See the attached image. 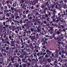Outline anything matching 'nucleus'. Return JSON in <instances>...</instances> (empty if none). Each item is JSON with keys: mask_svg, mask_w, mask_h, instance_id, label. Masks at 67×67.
Returning <instances> with one entry per match:
<instances>
[{"mask_svg": "<svg viewBox=\"0 0 67 67\" xmlns=\"http://www.w3.org/2000/svg\"><path fill=\"white\" fill-rule=\"evenodd\" d=\"M6 15L7 16H8V17H9V16H10V14H9V13H8Z\"/></svg>", "mask_w": 67, "mask_h": 67, "instance_id": "nucleus-45", "label": "nucleus"}, {"mask_svg": "<svg viewBox=\"0 0 67 67\" xmlns=\"http://www.w3.org/2000/svg\"><path fill=\"white\" fill-rule=\"evenodd\" d=\"M37 32H40L41 30L40 28H37Z\"/></svg>", "mask_w": 67, "mask_h": 67, "instance_id": "nucleus-37", "label": "nucleus"}, {"mask_svg": "<svg viewBox=\"0 0 67 67\" xmlns=\"http://www.w3.org/2000/svg\"><path fill=\"white\" fill-rule=\"evenodd\" d=\"M14 65V67H19L20 64L19 63H17L16 62Z\"/></svg>", "mask_w": 67, "mask_h": 67, "instance_id": "nucleus-7", "label": "nucleus"}, {"mask_svg": "<svg viewBox=\"0 0 67 67\" xmlns=\"http://www.w3.org/2000/svg\"><path fill=\"white\" fill-rule=\"evenodd\" d=\"M53 16L51 17V18H52V19L55 18V16H56V15L55 14H53Z\"/></svg>", "mask_w": 67, "mask_h": 67, "instance_id": "nucleus-29", "label": "nucleus"}, {"mask_svg": "<svg viewBox=\"0 0 67 67\" xmlns=\"http://www.w3.org/2000/svg\"><path fill=\"white\" fill-rule=\"evenodd\" d=\"M7 54H6V53H4L3 54V56H4V57H6V55Z\"/></svg>", "mask_w": 67, "mask_h": 67, "instance_id": "nucleus-57", "label": "nucleus"}, {"mask_svg": "<svg viewBox=\"0 0 67 67\" xmlns=\"http://www.w3.org/2000/svg\"><path fill=\"white\" fill-rule=\"evenodd\" d=\"M45 16L46 18H48V15L47 14H45Z\"/></svg>", "mask_w": 67, "mask_h": 67, "instance_id": "nucleus-39", "label": "nucleus"}, {"mask_svg": "<svg viewBox=\"0 0 67 67\" xmlns=\"http://www.w3.org/2000/svg\"><path fill=\"white\" fill-rule=\"evenodd\" d=\"M44 24H47V21L45 20H44Z\"/></svg>", "mask_w": 67, "mask_h": 67, "instance_id": "nucleus-63", "label": "nucleus"}, {"mask_svg": "<svg viewBox=\"0 0 67 67\" xmlns=\"http://www.w3.org/2000/svg\"><path fill=\"white\" fill-rule=\"evenodd\" d=\"M58 47L59 50H60V49H61V46H60V45L58 46Z\"/></svg>", "mask_w": 67, "mask_h": 67, "instance_id": "nucleus-43", "label": "nucleus"}, {"mask_svg": "<svg viewBox=\"0 0 67 67\" xmlns=\"http://www.w3.org/2000/svg\"><path fill=\"white\" fill-rule=\"evenodd\" d=\"M57 29H55L54 34L55 35H57V34L58 35H59L60 34V32L59 31H57Z\"/></svg>", "mask_w": 67, "mask_h": 67, "instance_id": "nucleus-1", "label": "nucleus"}, {"mask_svg": "<svg viewBox=\"0 0 67 67\" xmlns=\"http://www.w3.org/2000/svg\"><path fill=\"white\" fill-rule=\"evenodd\" d=\"M21 41L22 43L21 45H25V42H24L23 43V41L22 40V38L21 39Z\"/></svg>", "mask_w": 67, "mask_h": 67, "instance_id": "nucleus-12", "label": "nucleus"}, {"mask_svg": "<svg viewBox=\"0 0 67 67\" xmlns=\"http://www.w3.org/2000/svg\"><path fill=\"white\" fill-rule=\"evenodd\" d=\"M34 57H35L36 58L37 57V55H36V52H35L33 54Z\"/></svg>", "mask_w": 67, "mask_h": 67, "instance_id": "nucleus-28", "label": "nucleus"}, {"mask_svg": "<svg viewBox=\"0 0 67 67\" xmlns=\"http://www.w3.org/2000/svg\"><path fill=\"white\" fill-rule=\"evenodd\" d=\"M19 50V49H17L15 50V53H18V51Z\"/></svg>", "mask_w": 67, "mask_h": 67, "instance_id": "nucleus-41", "label": "nucleus"}, {"mask_svg": "<svg viewBox=\"0 0 67 67\" xmlns=\"http://www.w3.org/2000/svg\"><path fill=\"white\" fill-rule=\"evenodd\" d=\"M59 31L60 32H60H62V31H63L61 29H59Z\"/></svg>", "mask_w": 67, "mask_h": 67, "instance_id": "nucleus-51", "label": "nucleus"}, {"mask_svg": "<svg viewBox=\"0 0 67 67\" xmlns=\"http://www.w3.org/2000/svg\"><path fill=\"white\" fill-rule=\"evenodd\" d=\"M48 16H49L51 15V12H48Z\"/></svg>", "mask_w": 67, "mask_h": 67, "instance_id": "nucleus-55", "label": "nucleus"}, {"mask_svg": "<svg viewBox=\"0 0 67 67\" xmlns=\"http://www.w3.org/2000/svg\"><path fill=\"white\" fill-rule=\"evenodd\" d=\"M33 17H34V18H33L32 19H31L33 21H32V22H35V18H36V17H35V16L34 15H33Z\"/></svg>", "mask_w": 67, "mask_h": 67, "instance_id": "nucleus-17", "label": "nucleus"}, {"mask_svg": "<svg viewBox=\"0 0 67 67\" xmlns=\"http://www.w3.org/2000/svg\"><path fill=\"white\" fill-rule=\"evenodd\" d=\"M54 54L55 55V57L56 58H59V57H58V53L57 51H56L54 52Z\"/></svg>", "mask_w": 67, "mask_h": 67, "instance_id": "nucleus-3", "label": "nucleus"}, {"mask_svg": "<svg viewBox=\"0 0 67 67\" xmlns=\"http://www.w3.org/2000/svg\"><path fill=\"white\" fill-rule=\"evenodd\" d=\"M30 38H31V40H35L36 39V38L35 36H31L30 35L29 36Z\"/></svg>", "mask_w": 67, "mask_h": 67, "instance_id": "nucleus-6", "label": "nucleus"}, {"mask_svg": "<svg viewBox=\"0 0 67 67\" xmlns=\"http://www.w3.org/2000/svg\"><path fill=\"white\" fill-rule=\"evenodd\" d=\"M61 39V36H59V37H57V40H58V41H62V40Z\"/></svg>", "mask_w": 67, "mask_h": 67, "instance_id": "nucleus-14", "label": "nucleus"}, {"mask_svg": "<svg viewBox=\"0 0 67 67\" xmlns=\"http://www.w3.org/2000/svg\"><path fill=\"white\" fill-rule=\"evenodd\" d=\"M12 31L13 32L16 29V27L14 26H13L12 27Z\"/></svg>", "mask_w": 67, "mask_h": 67, "instance_id": "nucleus-19", "label": "nucleus"}, {"mask_svg": "<svg viewBox=\"0 0 67 67\" xmlns=\"http://www.w3.org/2000/svg\"><path fill=\"white\" fill-rule=\"evenodd\" d=\"M61 21V22H63V23H65V21L64 19H62V20H60Z\"/></svg>", "mask_w": 67, "mask_h": 67, "instance_id": "nucleus-38", "label": "nucleus"}, {"mask_svg": "<svg viewBox=\"0 0 67 67\" xmlns=\"http://www.w3.org/2000/svg\"><path fill=\"white\" fill-rule=\"evenodd\" d=\"M11 60L12 61H14V57H13V58H11Z\"/></svg>", "mask_w": 67, "mask_h": 67, "instance_id": "nucleus-35", "label": "nucleus"}, {"mask_svg": "<svg viewBox=\"0 0 67 67\" xmlns=\"http://www.w3.org/2000/svg\"><path fill=\"white\" fill-rule=\"evenodd\" d=\"M28 0H25V3H28Z\"/></svg>", "mask_w": 67, "mask_h": 67, "instance_id": "nucleus-56", "label": "nucleus"}, {"mask_svg": "<svg viewBox=\"0 0 67 67\" xmlns=\"http://www.w3.org/2000/svg\"><path fill=\"white\" fill-rule=\"evenodd\" d=\"M30 16H31L30 14H29L27 15V18H28V19L29 20H31L32 19V18H33V17Z\"/></svg>", "mask_w": 67, "mask_h": 67, "instance_id": "nucleus-4", "label": "nucleus"}, {"mask_svg": "<svg viewBox=\"0 0 67 67\" xmlns=\"http://www.w3.org/2000/svg\"><path fill=\"white\" fill-rule=\"evenodd\" d=\"M30 29L31 30V32H34V28H30Z\"/></svg>", "mask_w": 67, "mask_h": 67, "instance_id": "nucleus-34", "label": "nucleus"}, {"mask_svg": "<svg viewBox=\"0 0 67 67\" xmlns=\"http://www.w3.org/2000/svg\"><path fill=\"white\" fill-rule=\"evenodd\" d=\"M23 53V55H26L27 54V53L25 51Z\"/></svg>", "mask_w": 67, "mask_h": 67, "instance_id": "nucleus-33", "label": "nucleus"}, {"mask_svg": "<svg viewBox=\"0 0 67 67\" xmlns=\"http://www.w3.org/2000/svg\"><path fill=\"white\" fill-rule=\"evenodd\" d=\"M26 51L27 52H31V49H30V48H26Z\"/></svg>", "mask_w": 67, "mask_h": 67, "instance_id": "nucleus-20", "label": "nucleus"}, {"mask_svg": "<svg viewBox=\"0 0 67 67\" xmlns=\"http://www.w3.org/2000/svg\"><path fill=\"white\" fill-rule=\"evenodd\" d=\"M53 30H49V32L51 33V34H52L53 33Z\"/></svg>", "mask_w": 67, "mask_h": 67, "instance_id": "nucleus-48", "label": "nucleus"}, {"mask_svg": "<svg viewBox=\"0 0 67 67\" xmlns=\"http://www.w3.org/2000/svg\"><path fill=\"white\" fill-rule=\"evenodd\" d=\"M0 67H2V66H3V65H2H2H4V63H3V62L2 61V62H0Z\"/></svg>", "mask_w": 67, "mask_h": 67, "instance_id": "nucleus-15", "label": "nucleus"}, {"mask_svg": "<svg viewBox=\"0 0 67 67\" xmlns=\"http://www.w3.org/2000/svg\"><path fill=\"white\" fill-rule=\"evenodd\" d=\"M26 63V64H27L28 66H31V63H30V62H29L28 63V62H27Z\"/></svg>", "mask_w": 67, "mask_h": 67, "instance_id": "nucleus-32", "label": "nucleus"}, {"mask_svg": "<svg viewBox=\"0 0 67 67\" xmlns=\"http://www.w3.org/2000/svg\"><path fill=\"white\" fill-rule=\"evenodd\" d=\"M37 56H38V57H40V52H39L38 53H37Z\"/></svg>", "mask_w": 67, "mask_h": 67, "instance_id": "nucleus-42", "label": "nucleus"}, {"mask_svg": "<svg viewBox=\"0 0 67 67\" xmlns=\"http://www.w3.org/2000/svg\"><path fill=\"white\" fill-rule=\"evenodd\" d=\"M52 60L50 58H47L46 59V61L48 63H50L51 62Z\"/></svg>", "mask_w": 67, "mask_h": 67, "instance_id": "nucleus-11", "label": "nucleus"}, {"mask_svg": "<svg viewBox=\"0 0 67 67\" xmlns=\"http://www.w3.org/2000/svg\"><path fill=\"white\" fill-rule=\"evenodd\" d=\"M39 13H37L36 14L35 16H36V17H37H37H38V16H39Z\"/></svg>", "mask_w": 67, "mask_h": 67, "instance_id": "nucleus-31", "label": "nucleus"}, {"mask_svg": "<svg viewBox=\"0 0 67 67\" xmlns=\"http://www.w3.org/2000/svg\"><path fill=\"white\" fill-rule=\"evenodd\" d=\"M11 17H12V19H14V17L15 16H14V15H13V14H11Z\"/></svg>", "mask_w": 67, "mask_h": 67, "instance_id": "nucleus-22", "label": "nucleus"}, {"mask_svg": "<svg viewBox=\"0 0 67 67\" xmlns=\"http://www.w3.org/2000/svg\"><path fill=\"white\" fill-rule=\"evenodd\" d=\"M29 10H27L26 11V14H28L29 13Z\"/></svg>", "mask_w": 67, "mask_h": 67, "instance_id": "nucleus-59", "label": "nucleus"}, {"mask_svg": "<svg viewBox=\"0 0 67 67\" xmlns=\"http://www.w3.org/2000/svg\"><path fill=\"white\" fill-rule=\"evenodd\" d=\"M43 62V64H47L46 63V60H44Z\"/></svg>", "mask_w": 67, "mask_h": 67, "instance_id": "nucleus-52", "label": "nucleus"}, {"mask_svg": "<svg viewBox=\"0 0 67 67\" xmlns=\"http://www.w3.org/2000/svg\"><path fill=\"white\" fill-rule=\"evenodd\" d=\"M28 61L30 63H31V62L32 60H31V59L30 58H28Z\"/></svg>", "mask_w": 67, "mask_h": 67, "instance_id": "nucleus-36", "label": "nucleus"}, {"mask_svg": "<svg viewBox=\"0 0 67 67\" xmlns=\"http://www.w3.org/2000/svg\"><path fill=\"white\" fill-rule=\"evenodd\" d=\"M54 29V27H51L50 29V30L53 31V30H54V29Z\"/></svg>", "mask_w": 67, "mask_h": 67, "instance_id": "nucleus-44", "label": "nucleus"}, {"mask_svg": "<svg viewBox=\"0 0 67 67\" xmlns=\"http://www.w3.org/2000/svg\"><path fill=\"white\" fill-rule=\"evenodd\" d=\"M62 54H66V56H67V53L66 52V51H65L62 50Z\"/></svg>", "mask_w": 67, "mask_h": 67, "instance_id": "nucleus-18", "label": "nucleus"}, {"mask_svg": "<svg viewBox=\"0 0 67 67\" xmlns=\"http://www.w3.org/2000/svg\"><path fill=\"white\" fill-rule=\"evenodd\" d=\"M2 42H3V43H6V40L5 39H4L3 38L2 39Z\"/></svg>", "mask_w": 67, "mask_h": 67, "instance_id": "nucleus-21", "label": "nucleus"}, {"mask_svg": "<svg viewBox=\"0 0 67 67\" xmlns=\"http://www.w3.org/2000/svg\"><path fill=\"white\" fill-rule=\"evenodd\" d=\"M6 48L7 50L8 51V50H9V47H6Z\"/></svg>", "mask_w": 67, "mask_h": 67, "instance_id": "nucleus-62", "label": "nucleus"}, {"mask_svg": "<svg viewBox=\"0 0 67 67\" xmlns=\"http://www.w3.org/2000/svg\"><path fill=\"white\" fill-rule=\"evenodd\" d=\"M46 67H50V65H46L45 66Z\"/></svg>", "mask_w": 67, "mask_h": 67, "instance_id": "nucleus-64", "label": "nucleus"}, {"mask_svg": "<svg viewBox=\"0 0 67 67\" xmlns=\"http://www.w3.org/2000/svg\"><path fill=\"white\" fill-rule=\"evenodd\" d=\"M9 18H7L6 19V20H7L6 21V22H9Z\"/></svg>", "mask_w": 67, "mask_h": 67, "instance_id": "nucleus-53", "label": "nucleus"}, {"mask_svg": "<svg viewBox=\"0 0 67 67\" xmlns=\"http://www.w3.org/2000/svg\"><path fill=\"white\" fill-rule=\"evenodd\" d=\"M58 15L59 17H61L62 16V14L60 12L58 14Z\"/></svg>", "mask_w": 67, "mask_h": 67, "instance_id": "nucleus-26", "label": "nucleus"}, {"mask_svg": "<svg viewBox=\"0 0 67 67\" xmlns=\"http://www.w3.org/2000/svg\"><path fill=\"white\" fill-rule=\"evenodd\" d=\"M45 37L47 39H49V37L48 35H46Z\"/></svg>", "mask_w": 67, "mask_h": 67, "instance_id": "nucleus-46", "label": "nucleus"}, {"mask_svg": "<svg viewBox=\"0 0 67 67\" xmlns=\"http://www.w3.org/2000/svg\"><path fill=\"white\" fill-rule=\"evenodd\" d=\"M65 28V26L64 25H61L60 26V28H62V29H64V28Z\"/></svg>", "mask_w": 67, "mask_h": 67, "instance_id": "nucleus-25", "label": "nucleus"}, {"mask_svg": "<svg viewBox=\"0 0 67 67\" xmlns=\"http://www.w3.org/2000/svg\"><path fill=\"white\" fill-rule=\"evenodd\" d=\"M46 52L47 53V54H48V55H50L52 53V52H51L49 50H48V49H47L46 50Z\"/></svg>", "mask_w": 67, "mask_h": 67, "instance_id": "nucleus-5", "label": "nucleus"}, {"mask_svg": "<svg viewBox=\"0 0 67 67\" xmlns=\"http://www.w3.org/2000/svg\"><path fill=\"white\" fill-rule=\"evenodd\" d=\"M9 39H10V40H11V38H12V37H11V35H10L9 36Z\"/></svg>", "mask_w": 67, "mask_h": 67, "instance_id": "nucleus-58", "label": "nucleus"}, {"mask_svg": "<svg viewBox=\"0 0 67 67\" xmlns=\"http://www.w3.org/2000/svg\"><path fill=\"white\" fill-rule=\"evenodd\" d=\"M61 59H62V58L60 57H59L58 59V62H60V60H61Z\"/></svg>", "mask_w": 67, "mask_h": 67, "instance_id": "nucleus-50", "label": "nucleus"}, {"mask_svg": "<svg viewBox=\"0 0 67 67\" xmlns=\"http://www.w3.org/2000/svg\"><path fill=\"white\" fill-rule=\"evenodd\" d=\"M22 65L23 67H26V65L25 64H22Z\"/></svg>", "mask_w": 67, "mask_h": 67, "instance_id": "nucleus-47", "label": "nucleus"}, {"mask_svg": "<svg viewBox=\"0 0 67 67\" xmlns=\"http://www.w3.org/2000/svg\"><path fill=\"white\" fill-rule=\"evenodd\" d=\"M41 13L43 16H45V14H46V10H44L42 11L41 12Z\"/></svg>", "mask_w": 67, "mask_h": 67, "instance_id": "nucleus-9", "label": "nucleus"}, {"mask_svg": "<svg viewBox=\"0 0 67 67\" xmlns=\"http://www.w3.org/2000/svg\"><path fill=\"white\" fill-rule=\"evenodd\" d=\"M50 55H48V54H47L45 55V57L46 58H48Z\"/></svg>", "mask_w": 67, "mask_h": 67, "instance_id": "nucleus-24", "label": "nucleus"}, {"mask_svg": "<svg viewBox=\"0 0 67 67\" xmlns=\"http://www.w3.org/2000/svg\"><path fill=\"white\" fill-rule=\"evenodd\" d=\"M56 12V11L55 10H53L52 14H55Z\"/></svg>", "mask_w": 67, "mask_h": 67, "instance_id": "nucleus-49", "label": "nucleus"}, {"mask_svg": "<svg viewBox=\"0 0 67 67\" xmlns=\"http://www.w3.org/2000/svg\"><path fill=\"white\" fill-rule=\"evenodd\" d=\"M47 42H46L45 41H44L42 42V44L43 45H47Z\"/></svg>", "mask_w": 67, "mask_h": 67, "instance_id": "nucleus-13", "label": "nucleus"}, {"mask_svg": "<svg viewBox=\"0 0 67 67\" xmlns=\"http://www.w3.org/2000/svg\"><path fill=\"white\" fill-rule=\"evenodd\" d=\"M35 9V8L33 6H32L31 7V9L32 10H33L34 9Z\"/></svg>", "mask_w": 67, "mask_h": 67, "instance_id": "nucleus-30", "label": "nucleus"}, {"mask_svg": "<svg viewBox=\"0 0 67 67\" xmlns=\"http://www.w3.org/2000/svg\"><path fill=\"white\" fill-rule=\"evenodd\" d=\"M31 62H36V59H35L34 58L33 59L31 60Z\"/></svg>", "mask_w": 67, "mask_h": 67, "instance_id": "nucleus-40", "label": "nucleus"}, {"mask_svg": "<svg viewBox=\"0 0 67 67\" xmlns=\"http://www.w3.org/2000/svg\"><path fill=\"white\" fill-rule=\"evenodd\" d=\"M46 24V26H48L50 25V24H49V23H47Z\"/></svg>", "mask_w": 67, "mask_h": 67, "instance_id": "nucleus-54", "label": "nucleus"}, {"mask_svg": "<svg viewBox=\"0 0 67 67\" xmlns=\"http://www.w3.org/2000/svg\"><path fill=\"white\" fill-rule=\"evenodd\" d=\"M19 57L20 58H23L24 57L23 55H20L19 56Z\"/></svg>", "mask_w": 67, "mask_h": 67, "instance_id": "nucleus-61", "label": "nucleus"}, {"mask_svg": "<svg viewBox=\"0 0 67 67\" xmlns=\"http://www.w3.org/2000/svg\"><path fill=\"white\" fill-rule=\"evenodd\" d=\"M18 62L19 63L20 65L22 64V61L20 58H18Z\"/></svg>", "mask_w": 67, "mask_h": 67, "instance_id": "nucleus-10", "label": "nucleus"}, {"mask_svg": "<svg viewBox=\"0 0 67 67\" xmlns=\"http://www.w3.org/2000/svg\"><path fill=\"white\" fill-rule=\"evenodd\" d=\"M54 7L56 8V9H58V5L57 4H56L54 5Z\"/></svg>", "mask_w": 67, "mask_h": 67, "instance_id": "nucleus-23", "label": "nucleus"}, {"mask_svg": "<svg viewBox=\"0 0 67 67\" xmlns=\"http://www.w3.org/2000/svg\"><path fill=\"white\" fill-rule=\"evenodd\" d=\"M66 31V29L65 28H64L62 30V32H65Z\"/></svg>", "mask_w": 67, "mask_h": 67, "instance_id": "nucleus-60", "label": "nucleus"}, {"mask_svg": "<svg viewBox=\"0 0 67 67\" xmlns=\"http://www.w3.org/2000/svg\"><path fill=\"white\" fill-rule=\"evenodd\" d=\"M36 41H35V43H33V45L35 46L34 47V48L35 49L37 47V46L36 45Z\"/></svg>", "mask_w": 67, "mask_h": 67, "instance_id": "nucleus-16", "label": "nucleus"}, {"mask_svg": "<svg viewBox=\"0 0 67 67\" xmlns=\"http://www.w3.org/2000/svg\"><path fill=\"white\" fill-rule=\"evenodd\" d=\"M57 19H58L59 21H60V20H62V18H60V17H59L57 18Z\"/></svg>", "mask_w": 67, "mask_h": 67, "instance_id": "nucleus-27", "label": "nucleus"}, {"mask_svg": "<svg viewBox=\"0 0 67 67\" xmlns=\"http://www.w3.org/2000/svg\"><path fill=\"white\" fill-rule=\"evenodd\" d=\"M14 43H15V41H10V45L12 46H15V44H14Z\"/></svg>", "mask_w": 67, "mask_h": 67, "instance_id": "nucleus-2", "label": "nucleus"}, {"mask_svg": "<svg viewBox=\"0 0 67 67\" xmlns=\"http://www.w3.org/2000/svg\"><path fill=\"white\" fill-rule=\"evenodd\" d=\"M15 17L16 18V20L19 19V16H18V14L15 13Z\"/></svg>", "mask_w": 67, "mask_h": 67, "instance_id": "nucleus-8", "label": "nucleus"}]
</instances>
